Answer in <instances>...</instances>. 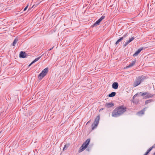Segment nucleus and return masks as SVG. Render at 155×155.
Here are the masks:
<instances>
[{"label": "nucleus", "mask_w": 155, "mask_h": 155, "mask_svg": "<svg viewBox=\"0 0 155 155\" xmlns=\"http://www.w3.org/2000/svg\"><path fill=\"white\" fill-rule=\"evenodd\" d=\"M88 151H89L90 150L88 148L87 149H86Z\"/></svg>", "instance_id": "30"}, {"label": "nucleus", "mask_w": 155, "mask_h": 155, "mask_svg": "<svg viewBox=\"0 0 155 155\" xmlns=\"http://www.w3.org/2000/svg\"><path fill=\"white\" fill-rule=\"evenodd\" d=\"M107 105L108 107H112L114 106V104L112 103H110L107 104Z\"/></svg>", "instance_id": "21"}, {"label": "nucleus", "mask_w": 155, "mask_h": 155, "mask_svg": "<svg viewBox=\"0 0 155 155\" xmlns=\"http://www.w3.org/2000/svg\"><path fill=\"white\" fill-rule=\"evenodd\" d=\"M104 109V108H101L99 110V112H100L102 110H103Z\"/></svg>", "instance_id": "28"}, {"label": "nucleus", "mask_w": 155, "mask_h": 155, "mask_svg": "<svg viewBox=\"0 0 155 155\" xmlns=\"http://www.w3.org/2000/svg\"><path fill=\"white\" fill-rule=\"evenodd\" d=\"M116 93L115 92H112L108 95L109 97H112L116 95Z\"/></svg>", "instance_id": "15"}, {"label": "nucleus", "mask_w": 155, "mask_h": 155, "mask_svg": "<svg viewBox=\"0 0 155 155\" xmlns=\"http://www.w3.org/2000/svg\"><path fill=\"white\" fill-rule=\"evenodd\" d=\"M152 149L151 148V147H150L147 150V152L146 153L144 154V155H148V154L152 150Z\"/></svg>", "instance_id": "19"}, {"label": "nucleus", "mask_w": 155, "mask_h": 155, "mask_svg": "<svg viewBox=\"0 0 155 155\" xmlns=\"http://www.w3.org/2000/svg\"><path fill=\"white\" fill-rule=\"evenodd\" d=\"M70 146V144L69 143H67L65 145L64 147L63 148V151L67 150L68 148Z\"/></svg>", "instance_id": "14"}, {"label": "nucleus", "mask_w": 155, "mask_h": 155, "mask_svg": "<svg viewBox=\"0 0 155 155\" xmlns=\"http://www.w3.org/2000/svg\"><path fill=\"white\" fill-rule=\"evenodd\" d=\"M98 124L94 122V123L93 124L91 125L92 129L93 130L97 126Z\"/></svg>", "instance_id": "13"}, {"label": "nucleus", "mask_w": 155, "mask_h": 155, "mask_svg": "<svg viewBox=\"0 0 155 155\" xmlns=\"http://www.w3.org/2000/svg\"><path fill=\"white\" fill-rule=\"evenodd\" d=\"M19 55L20 57L24 58L26 57L27 54L25 52L21 51Z\"/></svg>", "instance_id": "8"}, {"label": "nucleus", "mask_w": 155, "mask_h": 155, "mask_svg": "<svg viewBox=\"0 0 155 155\" xmlns=\"http://www.w3.org/2000/svg\"><path fill=\"white\" fill-rule=\"evenodd\" d=\"M90 141V139H88L83 143L80 148V149L79 151V153L82 152L88 146Z\"/></svg>", "instance_id": "3"}, {"label": "nucleus", "mask_w": 155, "mask_h": 155, "mask_svg": "<svg viewBox=\"0 0 155 155\" xmlns=\"http://www.w3.org/2000/svg\"><path fill=\"white\" fill-rule=\"evenodd\" d=\"M146 110V107L144 108L142 110L137 112V115L139 116H142L144 114V112Z\"/></svg>", "instance_id": "7"}, {"label": "nucleus", "mask_w": 155, "mask_h": 155, "mask_svg": "<svg viewBox=\"0 0 155 155\" xmlns=\"http://www.w3.org/2000/svg\"><path fill=\"white\" fill-rule=\"evenodd\" d=\"M28 5H27L26 6V7L24 9L23 11H25L26 9H27L28 7Z\"/></svg>", "instance_id": "25"}, {"label": "nucleus", "mask_w": 155, "mask_h": 155, "mask_svg": "<svg viewBox=\"0 0 155 155\" xmlns=\"http://www.w3.org/2000/svg\"><path fill=\"white\" fill-rule=\"evenodd\" d=\"M143 80V78L141 77H138L134 81L133 84L134 87H136L139 85L141 81Z\"/></svg>", "instance_id": "5"}, {"label": "nucleus", "mask_w": 155, "mask_h": 155, "mask_svg": "<svg viewBox=\"0 0 155 155\" xmlns=\"http://www.w3.org/2000/svg\"><path fill=\"white\" fill-rule=\"evenodd\" d=\"M18 41V39L16 38H15L14 40L13 43L12 45L14 46H15V45L17 43V42Z\"/></svg>", "instance_id": "16"}, {"label": "nucleus", "mask_w": 155, "mask_h": 155, "mask_svg": "<svg viewBox=\"0 0 155 155\" xmlns=\"http://www.w3.org/2000/svg\"><path fill=\"white\" fill-rule=\"evenodd\" d=\"M33 63H32V62L28 66H30Z\"/></svg>", "instance_id": "27"}, {"label": "nucleus", "mask_w": 155, "mask_h": 155, "mask_svg": "<svg viewBox=\"0 0 155 155\" xmlns=\"http://www.w3.org/2000/svg\"><path fill=\"white\" fill-rule=\"evenodd\" d=\"M123 38L124 37H122L121 38L119 39L116 42V45L118 44L121 41H122L123 39Z\"/></svg>", "instance_id": "18"}, {"label": "nucleus", "mask_w": 155, "mask_h": 155, "mask_svg": "<svg viewBox=\"0 0 155 155\" xmlns=\"http://www.w3.org/2000/svg\"><path fill=\"white\" fill-rule=\"evenodd\" d=\"M126 110V107H117L113 111L112 116L117 117L122 114Z\"/></svg>", "instance_id": "1"}, {"label": "nucleus", "mask_w": 155, "mask_h": 155, "mask_svg": "<svg viewBox=\"0 0 155 155\" xmlns=\"http://www.w3.org/2000/svg\"><path fill=\"white\" fill-rule=\"evenodd\" d=\"M151 101H152V100H148L146 101L145 103L146 104H147L148 103H150L151 102Z\"/></svg>", "instance_id": "22"}, {"label": "nucleus", "mask_w": 155, "mask_h": 155, "mask_svg": "<svg viewBox=\"0 0 155 155\" xmlns=\"http://www.w3.org/2000/svg\"><path fill=\"white\" fill-rule=\"evenodd\" d=\"M104 17L102 16L101 18L97 21H96L93 25H92L91 27H94V26H96L99 25L100 23V22L104 19Z\"/></svg>", "instance_id": "6"}, {"label": "nucleus", "mask_w": 155, "mask_h": 155, "mask_svg": "<svg viewBox=\"0 0 155 155\" xmlns=\"http://www.w3.org/2000/svg\"><path fill=\"white\" fill-rule=\"evenodd\" d=\"M136 62V60H135L132 61L129 65L127 66L125 68H127L134 66Z\"/></svg>", "instance_id": "10"}, {"label": "nucleus", "mask_w": 155, "mask_h": 155, "mask_svg": "<svg viewBox=\"0 0 155 155\" xmlns=\"http://www.w3.org/2000/svg\"><path fill=\"white\" fill-rule=\"evenodd\" d=\"M153 155H155V152L153 153Z\"/></svg>", "instance_id": "31"}, {"label": "nucleus", "mask_w": 155, "mask_h": 155, "mask_svg": "<svg viewBox=\"0 0 155 155\" xmlns=\"http://www.w3.org/2000/svg\"><path fill=\"white\" fill-rule=\"evenodd\" d=\"M151 148L152 149L153 148H155V143L153 145V146L151 147Z\"/></svg>", "instance_id": "26"}, {"label": "nucleus", "mask_w": 155, "mask_h": 155, "mask_svg": "<svg viewBox=\"0 0 155 155\" xmlns=\"http://www.w3.org/2000/svg\"><path fill=\"white\" fill-rule=\"evenodd\" d=\"M90 121V120H89V121H88L87 123L86 124H87L88 123H89Z\"/></svg>", "instance_id": "29"}, {"label": "nucleus", "mask_w": 155, "mask_h": 155, "mask_svg": "<svg viewBox=\"0 0 155 155\" xmlns=\"http://www.w3.org/2000/svg\"><path fill=\"white\" fill-rule=\"evenodd\" d=\"M118 84L117 82H115L113 84L112 87L113 89H116L118 88Z\"/></svg>", "instance_id": "9"}, {"label": "nucleus", "mask_w": 155, "mask_h": 155, "mask_svg": "<svg viewBox=\"0 0 155 155\" xmlns=\"http://www.w3.org/2000/svg\"><path fill=\"white\" fill-rule=\"evenodd\" d=\"M1 131L0 132V134H1Z\"/></svg>", "instance_id": "34"}, {"label": "nucleus", "mask_w": 155, "mask_h": 155, "mask_svg": "<svg viewBox=\"0 0 155 155\" xmlns=\"http://www.w3.org/2000/svg\"><path fill=\"white\" fill-rule=\"evenodd\" d=\"M48 71V69L47 68L44 69L38 75V78L39 79V80H41L44 77H45Z\"/></svg>", "instance_id": "4"}, {"label": "nucleus", "mask_w": 155, "mask_h": 155, "mask_svg": "<svg viewBox=\"0 0 155 155\" xmlns=\"http://www.w3.org/2000/svg\"><path fill=\"white\" fill-rule=\"evenodd\" d=\"M26 110H27V109H26V111H25L26 112H27Z\"/></svg>", "instance_id": "33"}, {"label": "nucleus", "mask_w": 155, "mask_h": 155, "mask_svg": "<svg viewBox=\"0 0 155 155\" xmlns=\"http://www.w3.org/2000/svg\"><path fill=\"white\" fill-rule=\"evenodd\" d=\"M134 37H131L130 39L128 40L129 42H130L131 41H132L134 39Z\"/></svg>", "instance_id": "24"}, {"label": "nucleus", "mask_w": 155, "mask_h": 155, "mask_svg": "<svg viewBox=\"0 0 155 155\" xmlns=\"http://www.w3.org/2000/svg\"><path fill=\"white\" fill-rule=\"evenodd\" d=\"M32 114V112L31 110H29L28 111L27 114H26V115L27 116H30Z\"/></svg>", "instance_id": "17"}, {"label": "nucleus", "mask_w": 155, "mask_h": 155, "mask_svg": "<svg viewBox=\"0 0 155 155\" xmlns=\"http://www.w3.org/2000/svg\"><path fill=\"white\" fill-rule=\"evenodd\" d=\"M100 119V116L99 115H98L95 118L94 122L98 124Z\"/></svg>", "instance_id": "11"}, {"label": "nucleus", "mask_w": 155, "mask_h": 155, "mask_svg": "<svg viewBox=\"0 0 155 155\" xmlns=\"http://www.w3.org/2000/svg\"><path fill=\"white\" fill-rule=\"evenodd\" d=\"M41 58V57H39L38 58H35L32 62V63H34L35 62L38 61Z\"/></svg>", "instance_id": "20"}, {"label": "nucleus", "mask_w": 155, "mask_h": 155, "mask_svg": "<svg viewBox=\"0 0 155 155\" xmlns=\"http://www.w3.org/2000/svg\"><path fill=\"white\" fill-rule=\"evenodd\" d=\"M142 50V49H139L136 51L134 54L133 55V56L134 57L137 56L138 54Z\"/></svg>", "instance_id": "12"}, {"label": "nucleus", "mask_w": 155, "mask_h": 155, "mask_svg": "<svg viewBox=\"0 0 155 155\" xmlns=\"http://www.w3.org/2000/svg\"><path fill=\"white\" fill-rule=\"evenodd\" d=\"M130 42H129V41H127V42L125 43L124 44V47H125L126 46H127L128 44Z\"/></svg>", "instance_id": "23"}, {"label": "nucleus", "mask_w": 155, "mask_h": 155, "mask_svg": "<svg viewBox=\"0 0 155 155\" xmlns=\"http://www.w3.org/2000/svg\"><path fill=\"white\" fill-rule=\"evenodd\" d=\"M125 37V35H124V37Z\"/></svg>", "instance_id": "32"}, {"label": "nucleus", "mask_w": 155, "mask_h": 155, "mask_svg": "<svg viewBox=\"0 0 155 155\" xmlns=\"http://www.w3.org/2000/svg\"><path fill=\"white\" fill-rule=\"evenodd\" d=\"M137 96L139 97L142 96L143 98L145 99H147L148 98L152 97L151 94H150L149 93L147 92H145L144 93L140 92L137 93L133 97L134 98Z\"/></svg>", "instance_id": "2"}]
</instances>
